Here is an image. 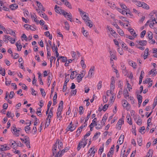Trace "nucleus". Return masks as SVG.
Returning a JSON list of instances; mask_svg holds the SVG:
<instances>
[{"mask_svg":"<svg viewBox=\"0 0 157 157\" xmlns=\"http://www.w3.org/2000/svg\"><path fill=\"white\" fill-rule=\"evenodd\" d=\"M21 130V128H18L17 129L15 125H13L11 128V131L14 132L13 134L16 136H19V132Z\"/></svg>","mask_w":157,"mask_h":157,"instance_id":"nucleus-1","label":"nucleus"},{"mask_svg":"<svg viewBox=\"0 0 157 157\" xmlns=\"http://www.w3.org/2000/svg\"><path fill=\"white\" fill-rule=\"evenodd\" d=\"M122 106L123 107L125 108L127 110H129L130 109V105L128 103L127 101L124 99L122 101Z\"/></svg>","mask_w":157,"mask_h":157,"instance_id":"nucleus-2","label":"nucleus"},{"mask_svg":"<svg viewBox=\"0 0 157 157\" xmlns=\"http://www.w3.org/2000/svg\"><path fill=\"white\" fill-rule=\"evenodd\" d=\"M90 134V131H88L86 134L85 135L84 137V139H83V140L84 141V144H83V148H84L86 145L87 144V139H86V138L87 136H89Z\"/></svg>","mask_w":157,"mask_h":157,"instance_id":"nucleus-3","label":"nucleus"},{"mask_svg":"<svg viewBox=\"0 0 157 157\" xmlns=\"http://www.w3.org/2000/svg\"><path fill=\"white\" fill-rule=\"evenodd\" d=\"M85 22L86 23V25L88 26L90 28H91L93 26L92 22L90 19L89 17H88L86 16Z\"/></svg>","mask_w":157,"mask_h":157,"instance_id":"nucleus-4","label":"nucleus"},{"mask_svg":"<svg viewBox=\"0 0 157 157\" xmlns=\"http://www.w3.org/2000/svg\"><path fill=\"white\" fill-rule=\"evenodd\" d=\"M0 146L1 147H0V151H6L10 149V148L7 146L6 144H5L4 145H0Z\"/></svg>","mask_w":157,"mask_h":157,"instance_id":"nucleus-5","label":"nucleus"},{"mask_svg":"<svg viewBox=\"0 0 157 157\" xmlns=\"http://www.w3.org/2000/svg\"><path fill=\"white\" fill-rule=\"evenodd\" d=\"M63 4L70 9H71L72 7L70 3L67 0H60Z\"/></svg>","mask_w":157,"mask_h":157,"instance_id":"nucleus-6","label":"nucleus"},{"mask_svg":"<svg viewBox=\"0 0 157 157\" xmlns=\"http://www.w3.org/2000/svg\"><path fill=\"white\" fill-rule=\"evenodd\" d=\"M62 111V110H61V109H60L59 108H58L57 112V117L58 118H59V121H61L62 118V117L61 115Z\"/></svg>","mask_w":157,"mask_h":157,"instance_id":"nucleus-7","label":"nucleus"},{"mask_svg":"<svg viewBox=\"0 0 157 157\" xmlns=\"http://www.w3.org/2000/svg\"><path fill=\"white\" fill-rule=\"evenodd\" d=\"M30 15L32 20H34V21H35L37 24H38L39 23V21L36 19L37 17L35 15V14L34 13H31Z\"/></svg>","mask_w":157,"mask_h":157,"instance_id":"nucleus-8","label":"nucleus"},{"mask_svg":"<svg viewBox=\"0 0 157 157\" xmlns=\"http://www.w3.org/2000/svg\"><path fill=\"white\" fill-rule=\"evenodd\" d=\"M136 42L138 45H140L142 46H145L147 44V41L146 40H140L139 41H136Z\"/></svg>","mask_w":157,"mask_h":157,"instance_id":"nucleus-9","label":"nucleus"},{"mask_svg":"<svg viewBox=\"0 0 157 157\" xmlns=\"http://www.w3.org/2000/svg\"><path fill=\"white\" fill-rule=\"evenodd\" d=\"M84 75L85 74L83 73L79 74L77 78V81L78 82H79L82 80V78L84 77Z\"/></svg>","mask_w":157,"mask_h":157,"instance_id":"nucleus-10","label":"nucleus"},{"mask_svg":"<svg viewBox=\"0 0 157 157\" xmlns=\"http://www.w3.org/2000/svg\"><path fill=\"white\" fill-rule=\"evenodd\" d=\"M123 120L124 119L123 118L119 119L117 124V126L120 127V129L121 128V124H124V121Z\"/></svg>","mask_w":157,"mask_h":157,"instance_id":"nucleus-11","label":"nucleus"},{"mask_svg":"<svg viewBox=\"0 0 157 157\" xmlns=\"http://www.w3.org/2000/svg\"><path fill=\"white\" fill-rule=\"evenodd\" d=\"M114 51H113V52H112L111 51H109L110 55L111 57V58H113L114 60H116L117 59V58L116 57L115 55L114 54Z\"/></svg>","mask_w":157,"mask_h":157,"instance_id":"nucleus-12","label":"nucleus"},{"mask_svg":"<svg viewBox=\"0 0 157 157\" xmlns=\"http://www.w3.org/2000/svg\"><path fill=\"white\" fill-rule=\"evenodd\" d=\"M128 30L131 35L134 37H136L137 36V35L136 34L134 31V30L132 29H128Z\"/></svg>","mask_w":157,"mask_h":157,"instance_id":"nucleus-13","label":"nucleus"},{"mask_svg":"<svg viewBox=\"0 0 157 157\" xmlns=\"http://www.w3.org/2000/svg\"><path fill=\"white\" fill-rule=\"evenodd\" d=\"M57 145L58 144V148L60 149V151H61V148L63 147V144L61 142H59V140H57L55 143Z\"/></svg>","mask_w":157,"mask_h":157,"instance_id":"nucleus-14","label":"nucleus"},{"mask_svg":"<svg viewBox=\"0 0 157 157\" xmlns=\"http://www.w3.org/2000/svg\"><path fill=\"white\" fill-rule=\"evenodd\" d=\"M124 136L121 135L118 141L117 142L119 143V144L121 145L123 143L124 140Z\"/></svg>","mask_w":157,"mask_h":157,"instance_id":"nucleus-15","label":"nucleus"},{"mask_svg":"<svg viewBox=\"0 0 157 157\" xmlns=\"http://www.w3.org/2000/svg\"><path fill=\"white\" fill-rule=\"evenodd\" d=\"M94 67L93 66L90 69L88 72V75H90V77H91L93 75V73L94 72Z\"/></svg>","mask_w":157,"mask_h":157,"instance_id":"nucleus-16","label":"nucleus"},{"mask_svg":"<svg viewBox=\"0 0 157 157\" xmlns=\"http://www.w3.org/2000/svg\"><path fill=\"white\" fill-rule=\"evenodd\" d=\"M18 8V5L16 4H13L10 6V8L12 10H14Z\"/></svg>","mask_w":157,"mask_h":157,"instance_id":"nucleus-17","label":"nucleus"},{"mask_svg":"<svg viewBox=\"0 0 157 157\" xmlns=\"http://www.w3.org/2000/svg\"><path fill=\"white\" fill-rule=\"evenodd\" d=\"M16 45L17 48V50L19 51H21L22 47V46L21 45L20 42H19L18 41H17L16 43Z\"/></svg>","mask_w":157,"mask_h":157,"instance_id":"nucleus-18","label":"nucleus"},{"mask_svg":"<svg viewBox=\"0 0 157 157\" xmlns=\"http://www.w3.org/2000/svg\"><path fill=\"white\" fill-rule=\"evenodd\" d=\"M67 13L66 14V16L67 20H70V21L72 22L73 21V19L72 15L71 13H70V14H69L68 13Z\"/></svg>","mask_w":157,"mask_h":157,"instance_id":"nucleus-19","label":"nucleus"},{"mask_svg":"<svg viewBox=\"0 0 157 157\" xmlns=\"http://www.w3.org/2000/svg\"><path fill=\"white\" fill-rule=\"evenodd\" d=\"M126 118L127 119V122L130 124H132V121L131 118L130 116L129 115H128L126 117Z\"/></svg>","mask_w":157,"mask_h":157,"instance_id":"nucleus-20","label":"nucleus"},{"mask_svg":"<svg viewBox=\"0 0 157 157\" xmlns=\"http://www.w3.org/2000/svg\"><path fill=\"white\" fill-rule=\"evenodd\" d=\"M128 63L131 66L133 67L134 68L136 69V63L135 62L132 61H130L128 62Z\"/></svg>","mask_w":157,"mask_h":157,"instance_id":"nucleus-21","label":"nucleus"},{"mask_svg":"<svg viewBox=\"0 0 157 157\" xmlns=\"http://www.w3.org/2000/svg\"><path fill=\"white\" fill-rule=\"evenodd\" d=\"M82 60L80 62V64L81 66L83 68H85L86 67V66L85 64L84 61L83 59V57H81Z\"/></svg>","mask_w":157,"mask_h":157,"instance_id":"nucleus-22","label":"nucleus"},{"mask_svg":"<svg viewBox=\"0 0 157 157\" xmlns=\"http://www.w3.org/2000/svg\"><path fill=\"white\" fill-rule=\"evenodd\" d=\"M94 153L95 151H94V148L93 149V147H91L88 153V154L90 153V156L93 155V157L94 156Z\"/></svg>","mask_w":157,"mask_h":157,"instance_id":"nucleus-23","label":"nucleus"},{"mask_svg":"<svg viewBox=\"0 0 157 157\" xmlns=\"http://www.w3.org/2000/svg\"><path fill=\"white\" fill-rule=\"evenodd\" d=\"M59 13L60 14H62L64 17L66 18V14H67V12H65L64 10L61 9H59Z\"/></svg>","mask_w":157,"mask_h":157,"instance_id":"nucleus-24","label":"nucleus"},{"mask_svg":"<svg viewBox=\"0 0 157 157\" xmlns=\"http://www.w3.org/2000/svg\"><path fill=\"white\" fill-rule=\"evenodd\" d=\"M75 127L72 125H68L67 129L68 131H70L71 132L73 131L75 129Z\"/></svg>","mask_w":157,"mask_h":157,"instance_id":"nucleus-25","label":"nucleus"},{"mask_svg":"<svg viewBox=\"0 0 157 157\" xmlns=\"http://www.w3.org/2000/svg\"><path fill=\"white\" fill-rule=\"evenodd\" d=\"M108 117V114H105L103 117L102 120H101V123H104V125H105V122L106 121V120L107 119V118Z\"/></svg>","mask_w":157,"mask_h":157,"instance_id":"nucleus-26","label":"nucleus"},{"mask_svg":"<svg viewBox=\"0 0 157 157\" xmlns=\"http://www.w3.org/2000/svg\"><path fill=\"white\" fill-rule=\"evenodd\" d=\"M57 148V144H55L52 147V152H53V155H54L55 153H56V149Z\"/></svg>","mask_w":157,"mask_h":157,"instance_id":"nucleus-27","label":"nucleus"},{"mask_svg":"<svg viewBox=\"0 0 157 157\" xmlns=\"http://www.w3.org/2000/svg\"><path fill=\"white\" fill-rule=\"evenodd\" d=\"M52 108L51 109L50 111L48 114L47 118L46 119V120H48L49 118H51L52 117L53 115V111L52 110Z\"/></svg>","mask_w":157,"mask_h":157,"instance_id":"nucleus-28","label":"nucleus"},{"mask_svg":"<svg viewBox=\"0 0 157 157\" xmlns=\"http://www.w3.org/2000/svg\"><path fill=\"white\" fill-rule=\"evenodd\" d=\"M107 28L109 30V31L111 32V34L112 35H113V34H116V32H115V31L114 30H113L112 28H110L109 26L108 25L107 26Z\"/></svg>","mask_w":157,"mask_h":157,"instance_id":"nucleus-29","label":"nucleus"},{"mask_svg":"<svg viewBox=\"0 0 157 157\" xmlns=\"http://www.w3.org/2000/svg\"><path fill=\"white\" fill-rule=\"evenodd\" d=\"M31 124V121H30V122H29V125L28 126H26L25 127V131L27 133H28L29 131H30L31 129L30 127H29V126H30Z\"/></svg>","mask_w":157,"mask_h":157,"instance_id":"nucleus-30","label":"nucleus"},{"mask_svg":"<svg viewBox=\"0 0 157 157\" xmlns=\"http://www.w3.org/2000/svg\"><path fill=\"white\" fill-rule=\"evenodd\" d=\"M142 3L141 7L147 10L149 9L148 6L147 5V4L143 2H142Z\"/></svg>","mask_w":157,"mask_h":157,"instance_id":"nucleus-31","label":"nucleus"},{"mask_svg":"<svg viewBox=\"0 0 157 157\" xmlns=\"http://www.w3.org/2000/svg\"><path fill=\"white\" fill-rule=\"evenodd\" d=\"M136 123L138 125H140L142 123V120L140 117L139 116H138V120H137Z\"/></svg>","mask_w":157,"mask_h":157,"instance_id":"nucleus-32","label":"nucleus"},{"mask_svg":"<svg viewBox=\"0 0 157 157\" xmlns=\"http://www.w3.org/2000/svg\"><path fill=\"white\" fill-rule=\"evenodd\" d=\"M136 94H137V99L138 100V102L140 101L141 102H142V96H141L140 95H139L137 94V92H136Z\"/></svg>","mask_w":157,"mask_h":157,"instance_id":"nucleus-33","label":"nucleus"},{"mask_svg":"<svg viewBox=\"0 0 157 157\" xmlns=\"http://www.w3.org/2000/svg\"><path fill=\"white\" fill-rule=\"evenodd\" d=\"M120 6L123 10L126 11L128 10L129 11V9L127 8V6L125 4H121Z\"/></svg>","mask_w":157,"mask_h":157,"instance_id":"nucleus-34","label":"nucleus"},{"mask_svg":"<svg viewBox=\"0 0 157 157\" xmlns=\"http://www.w3.org/2000/svg\"><path fill=\"white\" fill-rule=\"evenodd\" d=\"M35 2L37 4V6H38V8H39V10H40L43 7V5H42L40 2H38V1H36Z\"/></svg>","mask_w":157,"mask_h":157,"instance_id":"nucleus-35","label":"nucleus"},{"mask_svg":"<svg viewBox=\"0 0 157 157\" xmlns=\"http://www.w3.org/2000/svg\"><path fill=\"white\" fill-rule=\"evenodd\" d=\"M84 110H83V107L82 106H80L79 108L78 112L80 115L82 114L84 112Z\"/></svg>","mask_w":157,"mask_h":157,"instance_id":"nucleus-36","label":"nucleus"},{"mask_svg":"<svg viewBox=\"0 0 157 157\" xmlns=\"http://www.w3.org/2000/svg\"><path fill=\"white\" fill-rule=\"evenodd\" d=\"M123 92L124 93V97L126 99H127V97L129 98V94H128L129 93L128 92L127 90H124Z\"/></svg>","mask_w":157,"mask_h":157,"instance_id":"nucleus-37","label":"nucleus"},{"mask_svg":"<svg viewBox=\"0 0 157 157\" xmlns=\"http://www.w3.org/2000/svg\"><path fill=\"white\" fill-rule=\"evenodd\" d=\"M152 81L151 80V79L150 78H147L146 80L144 81L143 83L144 84H147V83H149V82H152Z\"/></svg>","mask_w":157,"mask_h":157,"instance_id":"nucleus-38","label":"nucleus"},{"mask_svg":"<svg viewBox=\"0 0 157 157\" xmlns=\"http://www.w3.org/2000/svg\"><path fill=\"white\" fill-rule=\"evenodd\" d=\"M142 139L141 137H140L137 139V142L138 144L140 146H141L142 144Z\"/></svg>","mask_w":157,"mask_h":157,"instance_id":"nucleus-39","label":"nucleus"},{"mask_svg":"<svg viewBox=\"0 0 157 157\" xmlns=\"http://www.w3.org/2000/svg\"><path fill=\"white\" fill-rule=\"evenodd\" d=\"M69 150V149L67 148V147H66L61 152V153L60 154L59 156L61 157L62 156V154L63 153H64L67 152Z\"/></svg>","mask_w":157,"mask_h":157,"instance_id":"nucleus-40","label":"nucleus"},{"mask_svg":"<svg viewBox=\"0 0 157 157\" xmlns=\"http://www.w3.org/2000/svg\"><path fill=\"white\" fill-rule=\"evenodd\" d=\"M24 143L25 144L28 148H30L29 140H25Z\"/></svg>","mask_w":157,"mask_h":157,"instance_id":"nucleus-41","label":"nucleus"},{"mask_svg":"<svg viewBox=\"0 0 157 157\" xmlns=\"http://www.w3.org/2000/svg\"><path fill=\"white\" fill-rule=\"evenodd\" d=\"M117 32L119 33V35L121 36L124 35V32L120 28L119 29H118Z\"/></svg>","mask_w":157,"mask_h":157,"instance_id":"nucleus-42","label":"nucleus"},{"mask_svg":"<svg viewBox=\"0 0 157 157\" xmlns=\"http://www.w3.org/2000/svg\"><path fill=\"white\" fill-rule=\"evenodd\" d=\"M63 101H61L59 104V106L58 108H59V109L62 110L63 108Z\"/></svg>","mask_w":157,"mask_h":157,"instance_id":"nucleus-43","label":"nucleus"},{"mask_svg":"<svg viewBox=\"0 0 157 157\" xmlns=\"http://www.w3.org/2000/svg\"><path fill=\"white\" fill-rule=\"evenodd\" d=\"M152 151L149 150V151L147 152L146 155V157H152Z\"/></svg>","mask_w":157,"mask_h":157,"instance_id":"nucleus-44","label":"nucleus"},{"mask_svg":"<svg viewBox=\"0 0 157 157\" xmlns=\"http://www.w3.org/2000/svg\"><path fill=\"white\" fill-rule=\"evenodd\" d=\"M51 77L50 75H48V82L47 83V85H48V86H49L50 85L51 82Z\"/></svg>","mask_w":157,"mask_h":157,"instance_id":"nucleus-45","label":"nucleus"},{"mask_svg":"<svg viewBox=\"0 0 157 157\" xmlns=\"http://www.w3.org/2000/svg\"><path fill=\"white\" fill-rule=\"evenodd\" d=\"M65 25V28L68 30L69 29V25L67 21L64 22Z\"/></svg>","mask_w":157,"mask_h":157,"instance_id":"nucleus-46","label":"nucleus"},{"mask_svg":"<svg viewBox=\"0 0 157 157\" xmlns=\"http://www.w3.org/2000/svg\"><path fill=\"white\" fill-rule=\"evenodd\" d=\"M135 46L136 48H137L142 50H143L145 49V48L144 47L139 46L138 44H135Z\"/></svg>","mask_w":157,"mask_h":157,"instance_id":"nucleus-47","label":"nucleus"},{"mask_svg":"<svg viewBox=\"0 0 157 157\" xmlns=\"http://www.w3.org/2000/svg\"><path fill=\"white\" fill-rule=\"evenodd\" d=\"M150 15L151 16L150 17V20H152V21H155V23L157 24V21L156 20V19L155 17H153L152 16H153V15L152 14V13H150Z\"/></svg>","mask_w":157,"mask_h":157,"instance_id":"nucleus-48","label":"nucleus"},{"mask_svg":"<svg viewBox=\"0 0 157 157\" xmlns=\"http://www.w3.org/2000/svg\"><path fill=\"white\" fill-rule=\"evenodd\" d=\"M40 91L43 96L44 97L46 95V93L43 89L40 88Z\"/></svg>","mask_w":157,"mask_h":157,"instance_id":"nucleus-49","label":"nucleus"},{"mask_svg":"<svg viewBox=\"0 0 157 157\" xmlns=\"http://www.w3.org/2000/svg\"><path fill=\"white\" fill-rule=\"evenodd\" d=\"M148 38L150 40L152 39V38H153V36H152V33L151 32H150L148 33Z\"/></svg>","mask_w":157,"mask_h":157,"instance_id":"nucleus-50","label":"nucleus"},{"mask_svg":"<svg viewBox=\"0 0 157 157\" xmlns=\"http://www.w3.org/2000/svg\"><path fill=\"white\" fill-rule=\"evenodd\" d=\"M14 94H15L13 91H11L10 93V95L9 96L10 98L12 99L14 96Z\"/></svg>","mask_w":157,"mask_h":157,"instance_id":"nucleus-51","label":"nucleus"},{"mask_svg":"<svg viewBox=\"0 0 157 157\" xmlns=\"http://www.w3.org/2000/svg\"><path fill=\"white\" fill-rule=\"evenodd\" d=\"M60 9L59 8V7L57 6V5H56L55 8V11L57 13H58L59 12V9Z\"/></svg>","mask_w":157,"mask_h":157,"instance_id":"nucleus-52","label":"nucleus"},{"mask_svg":"<svg viewBox=\"0 0 157 157\" xmlns=\"http://www.w3.org/2000/svg\"><path fill=\"white\" fill-rule=\"evenodd\" d=\"M150 22V24L149 25V26L151 28H152V27H153L154 26V25L155 24L154 22V21H152V20H149Z\"/></svg>","mask_w":157,"mask_h":157,"instance_id":"nucleus-53","label":"nucleus"},{"mask_svg":"<svg viewBox=\"0 0 157 157\" xmlns=\"http://www.w3.org/2000/svg\"><path fill=\"white\" fill-rule=\"evenodd\" d=\"M146 33V31L143 30V31L140 33V37L142 38H143Z\"/></svg>","mask_w":157,"mask_h":157,"instance_id":"nucleus-54","label":"nucleus"},{"mask_svg":"<svg viewBox=\"0 0 157 157\" xmlns=\"http://www.w3.org/2000/svg\"><path fill=\"white\" fill-rule=\"evenodd\" d=\"M36 10L40 15V16H44V15H45V13H44L42 12L41 11H39V10L37 9H36Z\"/></svg>","mask_w":157,"mask_h":157,"instance_id":"nucleus-55","label":"nucleus"},{"mask_svg":"<svg viewBox=\"0 0 157 157\" xmlns=\"http://www.w3.org/2000/svg\"><path fill=\"white\" fill-rule=\"evenodd\" d=\"M125 36L127 38H128L131 40H133L134 39V37L133 36L132 37L131 36L128 35H125Z\"/></svg>","mask_w":157,"mask_h":157,"instance_id":"nucleus-56","label":"nucleus"},{"mask_svg":"<svg viewBox=\"0 0 157 157\" xmlns=\"http://www.w3.org/2000/svg\"><path fill=\"white\" fill-rule=\"evenodd\" d=\"M121 90H120V91L119 92V93L118 94V95L117 96V98H121L120 95L121 94V93L122 92V88H121Z\"/></svg>","mask_w":157,"mask_h":157,"instance_id":"nucleus-57","label":"nucleus"},{"mask_svg":"<svg viewBox=\"0 0 157 157\" xmlns=\"http://www.w3.org/2000/svg\"><path fill=\"white\" fill-rule=\"evenodd\" d=\"M41 107L40 108H39L37 109V113H40V114H39V115H38V116H41V115H42L41 113Z\"/></svg>","mask_w":157,"mask_h":157,"instance_id":"nucleus-58","label":"nucleus"},{"mask_svg":"<svg viewBox=\"0 0 157 157\" xmlns=\"http://www.w3.org/2000/svg\"><path fill=\"white\" fill-rule=\"evenodd\" d=\"M101 83L102 82L101 81H99L98 84L97 88L98 89V90L100 89L101 87Z\"/></svg>","mask_w":157,"mask_h":157,"instance_id":"nucleus-59","label":"nucleus"},{"mask_svg":"<svg viewBox=\"0 0 157 157\" xmlns=\"http://www.w3.org/2000/svg\"><path fill=\"white\" fill-rule=\"evenodd\" d=\"M115 83L114 78L112 76L111 78V84H110L114 85Z\"/></svg>","mask_w":157,"mask_h":157,"instance_id":"nucleus-60","label":"nucleus"},{"mask_svg":"<svg viewBox=\"0 0 157 157\" xmlns=\"http://www.w3.org/2000/svg\"><path fill=\"white\" fill-rule=\"evenodd\" d=\"M24 27L27 29L28 30L29 29V28L31 27V25L29 24H25L24 25Z\"/></svg>","mask_w":157,"mask_h":157,"instance_id":"nucleus-61","label":"nucleus"},{"mask_svg":"<svg viewBox=\"0 0 157 157\" xmlns=\"http://www.w3.org/2000/svg\"><path fill=\"white\" fill-rule=\"evenodd\" d=\"M109 105H107V104H105L103 106L102 110L104 111H105L107 110L109 106Z\"/></svg>","mask_w":157,"mask_h":157,"instance_id":"nucleus-62","label":"nucleus"},{"mask_svg":"<svg viewBox=\"0 0 157 157\" xmlns=\"http://www.w3.org/2000/svg\"><path fill=\"white\" fill-rule=\"evenodd\" d=\"M60 58H62V61L63 62H67V58L66 57H64V56H61Z\"/></svg>","mask_w":157,"mask_h":157,"instance_id":"nucleus-63","label":"nucleus"},{"mask_svg":"<svg viewBox=\"0 0 157 157\" xmlns=\"http://www.w3.org/2000/svg\"><path fill=\"white\" fill-rule=\"evenodd\" d=\"M130 151V148H129L128 149L126 154L124 155V156H123L122 157H127L129 154V153Z\"/></svg>","mask_w":157,"mask_h":157,"instance_id":"nucleus-64","label":"nucleus"}]
</instances>
